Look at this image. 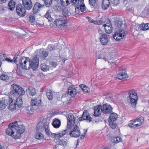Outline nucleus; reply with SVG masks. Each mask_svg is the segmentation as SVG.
I'll list each match as a JSON object with an SVG mask.
<instances>
[{
  "mask_svg": "<svg viewBox=\"0 0 149 149\" xmlns=\"http://www.w3.org/2000/svg\"><path fill=\"white\" fill-rule=\"evenodd\" d=\"M115 24L116 28H119V29L113 36V38L116 40H120L125 36L126 34L125 31L121 29H120L123 24L121 21H116L115 22Z\"/></svg>",
  "mask_w": 149,
  "mask_h": 149,
  "instance_id": "nucleus-1",
  "label": "nucleus"
},
{
  "mask_svg": "<svg viewBox=\"0 0 149 149\" xmlns=\"http://www.w3.org/2000/svg\"><path fill=\"white\" fill-rule=\"evenodd\" d=\"M10 94L13 96L23 95L25 91L23 88L17 84H12L11 85Z\"/></svg>",
  "mask_w": 149,
  "mask_h": 149,
  "instance_id": "nucleus-2",
  "label": "nucleus"
},
{
  "mask_svg": "<svg viewBox=\"0 0 149 149\" xmlns=\"http://www.w3.org/2000/svg\"><path fill=\"white\" fill-rule=\"evenodd\" d=\"M137 93L136 91L134 90H132L129 92V96L127 97V99L130 100L132 106L135 108L137 103L138 99Z\"/></svg>",
  "mask_w": 149,
  "mask_h": 149,
  "instance_id": "nucleus-3",
  "label": "nucleus"
},
{
  "mask_svg": "<svg viewBox=\"0 0 149 149\" xmlns=\"http://www.w3.org/2000/svg\"><path fill=\"white\" fill-rule=\"evenodd\" d=\"M39 59L37 56H35L31 59L29 58V65H27V69L32 68L33 70L37 69L39 64Z\"/></svg>",
  "mask_w": 149,
  "mask_h": 149,
  "instance_id": "nucleus-4",
  "label": "nucleus"
},
{
  "mask_svg": "<svg viewBox=\"0 0 149 149\" xmlns=\"http://www.w3.org/2000/svg\"><path fill=\"white\" fill-rule=\"evenodd\" d=\"M54 24L62 30L65 29L67 27V21L63 17L56 19Z\"/></svg>",
  "mask_w": 149,
  "mask_h": 149,
  "instance_id": "nucleus-5",
  "label": "nucleus"
},
{
  "mask_svg": "<svg viewBox=\"0 0 149 149\" xmlns=\"http://www.w3.org/2000/svg\"><path fill=\"white\" fill-rule=\"evenodd\" d=\"M29 58L25 57H21L20 58L17 65V68L20 69V67L25 70H27V66L26 63L27 62H29Z\"/></svg>",
  "mask_w": 149,
  "mask_h": 149,
  "instance_id": "nucleus-6",
  "label": "nucleus"
},
{
  "mask_svg": "<svg viewBox=\"0 0 149 149\" xmlns=\"http://www.w3.org/2000/svg\"><path fill=\"white\" fill-rule=\"evenodd\" d=\"M25 127L22 125H17L16 126L15 130V134H14V138L17 139H20L21 137V134L23 133L25 130Z\"/></svg>",
  "mask_w": 149,
  "mask_h": 149,
  "instance_id": "nucleus-7",
  "label": "nucleus"
},
{
  "mask_svg": "<svg viewBox=\"0 0 149 149\" xmlns=\"http://www.w3.org/2000/svg\"><path fill=\"white\" fill-rule=\"evenodd\" d=\"M17 125V121H15L14 123H11L8 125V127L6 130L7 134L10 135L14 138L15 134V130L16 126Z\"/></svg>",
  "mask_w": 149,
  "mask_h": 149,
  "instance_id": "nucleus-8",
  "label": "nucleus"
},
{
  "mask_svg": "<svg viewBox=\"0 0 149 149\" xmlns=\"http://www.w3.org/2000/svg\"><path fill=\"white\" fill-rule=\"evenodd\" d=\"M68 123L67 128L71 129L75 123V118L72 113L69 114L67 117Z\"/></svg>",
  "mask_w": 149,
  "mask_h": 149,
  "instance_id": "nucleus-9",
  "label": "nucleus"
},
{
  "mask_svg": "<svg viewBox=\"0 0 149 149\" xmlns=\"http://www.w3.org/2000/svg\"><path fill=\"white\" fill-rule=\"evenodd\" d=\"M69 134L71 136L77 137L79 136L81 132L79 127L77 125H75L73 126V129L70 130L69 132Z\"/></svg>",
  "mask_w": 149,
  "mask_h": 149,
  "instance_id": "nucleus-10",
  "label": "nucleus"
},
{
  "mask_svg": "<svg viewBox=\"0 0 149 149\" xmlns=\"http://www.w3.org/2000/svg\"><path fill=\"white\" fill-rule=\"evenodd\" d=\"M100 43L102 45H106L109 41V36L106 34L101 33L99 38Z\"/></svg>",
  "mask_w": 149,
  "mask_h": 149,
  "instance_id": "nucleus-11",
  "label": "nucleus"
},
{
  "mask_svg": "<svg viewBox=\"0 0 149 149\" xmlns=\"http://www.w3.org/2000/svg\"><path fill=\"white\" fill-rule=\"evenodd\" d=\"M128 77V75L126 73L124 69L120 68L119 70V73L117 75V78L119 79L124 80Z\"/></svg>",
  "mask_w": 149,
  "mask_h": 149,
  "instance_id": "nucleus-12",
  "label": "nucleus"
},
{
  "mask_svg": "<svg viewBox=\"0 0 149 149\" xmlns=\"http://www.w3.org/2000/svg\"><path fill=\"white\" fill-rule=\"evenodd\" d=\"M25 9L21 4L17 5L16 7L17 14L20 17L25 16L26 13Z\"/></svg>",
  "mask_w": 149,
  "mask_h": 149,
  "instance_id": "nucleus-13",
  "label": "nucleus"
},
{
  "mask_svg": "<svg viewBox=\"0 0 149 149\" xmlns=\"http://www.w3.org/2000/svg\"><path fill=\"white\" fill-rule=\"evenodd\" d=\"M85 120L88 122L90 123L92 120V118L90 117L88 111L87 110H85L83 112L82 116L79 118V121Z\"/></svg>",
  "mask_w": 149,
  "mask_h": 149,
  "instance_id": "nucleus-14",
  "label": "nucleus"
},
{
  "mask_svg": "<svg viewBox=\"0 0 149 149\" xmlns=\"http://www.w3.org/2000/svg\"><path fill=\"white\" fill-rule=\"evenodd\" d=\"M102 112L104 114H109L113 109L111 106L107 104H104L102 106Z\"/></svg>",
  "mask_w": 149,
  "mask_h": 149,
  "instance_id": "nucleus-15",
  "label": "nucleus"
},
{
  "mask_svg": "<svg viewBox=\"0 0 149 149\" xmlns=\"http://www.w3.org/2000/svg\"><path fill=\"white\" fill-rule=\"evenodd\" d=\"M42 123V122H39L38 123L36 127V132L34 135L36 139L40 140L43 139L44 138L43 135L39 131V129L40 128L39 126L41 125Z\"/></svg>",
  "mask_w": 149,
  "mask_h": 149,
  "instance_id": "nucleus-16",
  "label": "nucleus"
},
{
  "mask_svg": "<svg viewBox=\"0 0 149 149\" xmlns=\"http://www.w3.org/2000/svg\"><path fill=\"white\" fill-rule=\"evenodd\" d=\"M22 0V4L26 9L29 10L32 8L33 5L31 0Z\"/></svg>",
  "mask_w": 149,
  "mask_h": 149,
  "instance_id": "nucleus-17",
  "label": "nucleus"
},
{
  "mask_svg": "<svg viewBox=\"0 0 149 149\" xmlns=\"http://www.w3.org/2000/svg\"><path fill=\"white\" fill-rule=\"evenodd\" d=\"M41 99L40 97L33 98L31 100V105L32 106H40L41 104Z\"/></svg>",
  "mask_w": 149,
  "mask_h": 149,
  "instance_id": "nucleus-18",
  "label": "nucleus"
},
{
  "mask_svg": "<svg viewBox=\"0 0 149 149\" xmlns=\"http://www.w3.org/2000/svg\"><path fill=\"white\" fill-rule=\"evenodd\" d=\"M78 91L74 86H70L68 89V93L72 97H74L77 94Z\"/></svg>",
  "mask_w": 149,
  "mask_h": 149,
  "instance_id": "nucleus-19",
  "label": "nucleus"
},
{
  "mask_svg": "<svg viewBox=\"0 0 149 149\" xmlns=\"http://www.w3.org/2000/svg\"><path fill=\"white\" fill-rule=\"evenodd\" d=\"M69 131V130L68 129L66 128L65 130L62 131V132L58 134L53 133L52 134V136L53 138L58 139L59 138L65 135L67 132Z\"/></svg>",
  "mask_w": 149,
  "mask_h": 149,
  "instance_id": "nucleus-20",
  "label": "nucleus"
},
{
  "mask_svg": "<svg viewBox=\"0 0 149 149\" xmlns=\"http://www.w3.org/2000/svg\"><path fill=\"white\" fill-rule=\"evenodd\" d=\"M144 120V118L141 116H139V118L136 119L134 121V123H136V124H135V127H138L141 125L143 123Z\"/></svg>",
  "mask_w": 149,
  "mask_h": 149,
  "instance_id": "nucleus-21",
  "label": "nucleus"
},
{
  "mask_svg": "<svg viewBox=\"0 0 149 149\" xmlns=\"http://www.w3.org/2000/svg\"><path fill=\"white\" fill-rule=\"evenodd\" d=\"M102 106L100 105H98L94 109V115L95 116L97 117L101 114L102 110Z\"/></svg>",
  "mask_w": 149,
  "mask_h": 149,
  "instance_id": "nucleus-22",
  "label": "nucleus"
},
{
  "mask_svg": "<svg viewBox=\"0 0 149 149\" xmlns=\"http://www.w3.org/2000/svg\"><path fill=\"white\" fill-rule=\"evenodd\" d=\"M44 122H43V126L45 129L46 134L49 136H50L51 135V134L52 135V134L51 133L49 129V123L47 122H45L44 120Z\"/></svg>",
  "mask_w": 149,
  "mask_h": 149,
  "instance_id": "nucleus-23",
  "label": "nucleus"
},
{
  "mask_svg": "<svg viewBox=\"0 0 149 149\" xmlns=\"http://www.w3.org/2000/svg\"><path fill=\"white\" fill-rule=\"evenodd\" d=\"M9 104L8 108L10 110H14L16 109V104L15 102H13V100L11 98H9Z\"/></svg>",
  "mask_w": 149,
  "mask_h": 149,
  "instance_id": "nucleus-24",
  "label": "nucleus"
},
{
  "mask_svg": "<svg viewBox=\"0 0 149 149\" xmlns=\"http://www.w3.org/2000/svg\"><path fill=\"white\" fill-rule=\"evenodd\" d=\"M53 127L56 128H58L61 125V121L58 119H54L52 123Z\"/></svg>",
  "mask_w": 149,
  "mask_h": 149,
  "instance_id": "nucleus-25",
  "label": "nucleus"
},
{
  "mask_svg": "<svg viewBox=\"0 0 149 149\" xmlns=\"http://www.w3.org/2000/svg\"><path fill=\"white\" fill-rule=\"evenodd\" d=\"M109 0H103L102 5V8L104 9H107L109 7Z\"/></svg>",
  "mask_w": 149,
  "mask_h": 149,
  "instance_id": "nucleus-26",
  "label": "nucleus"
},
{
  "mask_svg": "<svg viewBox=\"0 0 149 149\" xmlns=\"http://www.w3.org/2000/svg\"><path fill=\"white\" fill-rule=\"evenodd\" d=\"M102 26L104 27V28L107 33L109 34L112 32V28L111 26L106 25L105 24H104Z\"/></svg>",
  "mask_w": 149,
  "mask_h": 149,
  "instance_id": "nucleus-27",
  "label": "nucleus"
},
{
  "mask_svg": "<svg viewBox=\"0 0 149 149\" xmlns=\"http://www.w3.org/2000/svg\"><path fill=\"white\" fill-rule=\"evenodd\" d=\"M72 4L77 8L80 5V4H83V1L81 2L80 0H72Z\"/></svg>",
  "mask_w": 149,
  "mask_h": 149,
  "instance_id": "nucleus-28",
  "label": "nucleus"
},
{
  "mask_svg": "<svg viewBox=\"0 0 149 149\" xmlns=\"http://www.w3.org/2000/svg\"><path fill=\"white\" fill-rule=\"evenodd\" d=\"M31 106H27L26 108L25 111L28 114L30 115L32 114L34 111V109L33 108V107Z\"/></svg>",
  "mask_w": 149,
  "mask_h": 149,
  "instance_id": "nucleus-29",
  "label": "nucleus"
},
{
  "mask_svg": "<svg viewBox=\"0 0 149 149\" xmlns=\"http://www.w3.org/2000/svg\"><path fill=\"white\" fill-rule=\"evenodd\" d=\"M118 117V115L116 113H111L109 117L110 120V121H114L117 119Z\"/></svg>",
  "mask_w": 149,
  "mask_h": 149,
  "instance_id": "nucleus-30",
  "label": "nucleus"
},
{
  "mask_svg": "<svg viewBox=\"0 0 149 149\" xmlns=\"http://www.w3.org/2000/svg\"><path fill=\"white\" fill-rule=\"evenodd\" d=\"M8 8L11 10H14L15 7V2L12 0L10 1L8 4Z\"/></svg>",
  "mask_w": 149,
  "mask_h": 149,
  "instance_id": "nucleus-31",
  "label": "nucleus"
},
{
  "mask_svg": "<svg viewBox=\"0 0 149 149\" xmlns=\"http://www.w3.org/2000/svg\"><path fill=\"white\" fill-rule=\"evenodd\" d=\"M72 1V0H60V2L61 5L66 6L69 4Z\"/></svg>",
  "mask_w": 149,
  "mask_h": 149,
  "instance_id": "nucleus-32",
  "label": "nucleus"
},
{
  "mask_svg": "<svg viewBox=\"0 0 149 149\" xmlns=\"http://www.w3.org/2000/svg\"><path fill=\"white\" fill-rule=\"evenodd\" d=\"M46 94L49 100H51L53 98V95L52 91L50 90H48L46 92Z\"/></svg>",
  "mask_w": 149,
  "mask_h": 149,
  "instance_id": "nucleus-33",
  "label": "nucleus"
},
{
  "mask_svg": "<svg viewBox=\"0 0 149 149\" xmlns=\"http://www.w3.org/2000/svg\"><path fill=\"white\" fill-rule=\"evenodd\" d=\"M41 70L45 72L48 70L49 68V66L45 63H42L40 65Z\"/></svg>",
  "mask_w": 149,
  "mask_h": 149,
  "instance_id": "nucleus-34",
  "label": "nucleus"
},
{
  "mask_svg": "<svg viewBox=\"0 0 149 149\" xmlns=\"http://www.w3.org/2000/svg\"><path fill=\"white\" fill-rule=\"evenodd\" d=\"M54 10L57 12H60L63 10L62 6L58 4L54 6Z\"/></svg>",
  "mask_w": 149,
  "mask_h": 149,
  "instance_id": "nucleus-35",
  "label": "nucleus"
},
{
  "mask_svg": "<svg viewBox=\"0 0 149 149\" xmlns=\"http://www.w3.org/2000/svg\"><path fill=\"white\" fill-rule=\"evenodd\" d=\"M29 95L33 96L36 93V92L35 88L32 87H30L29 88Z\"/></svg>",
  "mask_w": 149,
  "mask_h": 149,
  "instance_id": "nucleus-36",
  "label": "nucleus"
},
{
  "mask_svg": "<svg viewBox=\"0 0 149 149\" xmlns=\"http://www.w3.org/2000/svg\"><path fill=\"white\" fill-rule=\"evenodd\" d=\"M141 30L142 31H146L149 29L148 27V23L144 24V23H142L141 24Z\"/></svg>",
  "mask_w": 149,
  "mask_h": 149,
  "instance_id": "nucleus-37",
  "label": "nucleus"
},
{
  "mask_svg": "<svg viewBox=\"0 0 149 149\" xmlns=\"http://www.w3.org/2000/svg\"><path fill=\"white\" fill-rule=\"evenodd\" d=\"M51 13L50 11L48 10L47 11V13L44 16L45 18H47L50 21H52V19L50 14Z\"/></svg>",
  "mask_w": 149,
  "mask_h": 149,
  "instance_id": "nucleus-38",
  "label": "nucleus"
},
{
  "mask_svg": "<svg viewBox=\"0 0 149 149\" xmlns=\"http://www.w3.org/2000/svg\"><path fill=\"white\" fill-rule=\"evenodd\" d=\"M16 104L19 108L21 107V105L22 104V101L21 97H19L16 99Z\"/></svg>",
  "mask_w": 149,
  "mask_h": 149,
  "instance_id": "nucleus-39",
  "label": "nucleus"
},
{
  "mask_svg": "<svg viewBox=\"0 0 149 149\" xmlns=\"http://www.w3.org/2000/svg\"><path fill=\"white\" fill-rule=\"evenodd\" d=\"M56 142L59 145H63V146H66L67 144V141H63L59 139H58L56 141Z\"/></svg>",
  "mask_w": 149,
  "mask_h": 149,
  "instance_id": "nucleus-40",
  "label": "nucleus"
},
{
  "mask_svg": "<svg viewBox=\"0 0 149 149\" xmlns=\"http://www.w3.org/2000/svg\"><path fill=\"white\" fill-rule=\"evenodd\" d=\"M83 3H83V4H81L79 6H78L77 8H75V10H80L82 12H84L85 10V6Z\"/></svg>",
  "mask_w": 149,
  "mask_h": 149,
  "instance_id": "nucleus-41",
  "label": "nucleus"
},
{
  "mask_svg": "<svg viewBox=\"0 0 149 149\" xmlns=\"http://www.w3.org/2000/svg\"><path fill=\"white\" fill-rule=\"evenodd\" d=\"M6 106V103H5V100L0 101V108L1 109H4Z\"/></svg>",
  "mask_w": 149,
  "mask_h": 149,
  "instance_id": "nucleus-42",
  "label": "nucleus"
},
{
  "mask_svg": "<svg viewBox=\"0 0 149 149\" xmlns=\"http://www.w3.org/2000/svg\"><path fill=\"white\" fill-rule=\"evenodd\" d=\"M122 139L119 136H117L113 138V142L115 143H118L121 142Z\"/></svg>",
  "mask_w": 149,
  "mask_h": 149,
  "instance_id": "nucleus-43",
  "label": "nucleus"
},
{
  "mask_svg": "<svg viewBox=\"0 0 149 149\" xmlns=\"http://www.w3.org/2000/svg\"><path fill=\"white\" fill-rule=\"evenodd\" d=\"M40 57H41L42 58H44V59L48 55V53L45 51H42L40 53Z\"/></svg>",
  "mask_w": 149,
  "mask_h": 149,
  "instance_id": "nucleus-44",
  "label": "nucleus"
},
{
  "mask_svg": "<svg viewBox=\"0 0 149 149\" xmlns=\"http://www.w3.org/2000/svg\"><path fill=\"white\" fill-rule=\"evenodd\" d=\"M45 5L46 6L49 7L52 3V0H43Z\"/></svg>",
  "mask_w": 149,
  "mask_h": 149,
  "instance_id": "nucleus-45",
  "label": "nucleus"
},
{
  "mask_svg": "<svg viewBox=\"0 0 149 149\" xmlns=\"http://www.w3.org/2000/svg\"><path fill=\"white\" fill-rule=\"evenodd\" d=\"M0 78L3 81H6L9 79V78L7 75L3 74L1 76Z\"/></svg>",
  "mask_w": 149,
  "mask_h": 149,
  "instance_id": "nucleus-46",
  "label": "nucleus"
},
{
  "mask_svg": "<svg viewBox=\"0 0 149 149\" xmlns=\"http://www.w3.org/2000/svg\"><path fill=\"white\" fill-rule=\"evenodd\" d=\"M96 0H89V4L93 8H95L97 6Z\"/></svg>",
  "mask_w": 149,
  "mask_h": 149,
  "instance_id": "nucleus-47",
  "label": "nucleus"
},
{
  "mask_svg": "<svg viewBox=\"0 0 149 149\" xmlns=\"http://www.w3.org/2000/svg\"><path fill=\"white\" fill-rule=\"evenodd\" d=\"M80 86L82 89V90L84 92L87 93L89 91V88L87 86L82 84L81 85V86Z\"/></svg>",
  "mask_w": 149,
  "mask_h": 149,
  "instance_id": "nucleus-48",
  "label": "nucleus"
},
{
  "mask_svg": "<svg viewBox=\"0 0 149 149\" xmlns=\"http://www.w3.org/2000/svg\"><path fill=\"white\" fill-rule=\"evenodd\" d=\"M109 125L110 127L113 129H115L117 126L116 123H114V121H109Z\"/></svg>",
  "mask_w": 149,
  "mask_h": 149,
  "instance_id": "nucleus-49",
  "label": "nucleus"
},
{
  "mask_svg": "<svg viewBox=\"0 0 149 149\" xmlns=\"http://www.w3.org/2000/svg\"><path fill=\"white\" fill-rule=\"evenodd\" d=\"M69 11L68 10V8H64L63 10V15L65 16L66 17L69 15Z\"/></svg>",
  "mask_w": 149,
  "mask_h": 149,
  "instance_id": "nucleus-50",
  "label": "nucleus"
},
{
  "mask_svg": "<svg viewBox=\"0 0 149 149\" xmlns=\"http://www.w3.org/2000/svg\"><path fill=\"white\" fill-rule=\"evenodd\" d=\"M6 56L5 54L3 53H0V60L1 61H5Z\"/></svg>",
  "mask_w": 149,
  "mask_h": 149,
  "instance_id": "nucleus-51",
  "label": "nucleus"
},
{
  "mask_svg": "<svg viewBox=\"0 0 149 149\" xmlns=\"http://www.w3.org/2000/svg\"><path fill=\"white\" fill-rule=\"evenodd\" d=\"M111 3L113 6H116L119 3L120 0H111Z\"/></svg>",
  "mask_w": 149,
  "mask_h": 149,
  "instance_id": "nucleus-52",
  "label": "nucleus"
},
{
  "mask_svg": "<svg viewBox=\"0 0 149 149\" xmlns=\"http://www.w3.org/2000/svg\"><path fill=\"white\" fill-rule=\"evenodd\" d=\"M34 6L37 8V9L39 10L40 8L44 7L45 6L44 5H42L39 3L37 2L34 5Z\"/></svg>",
  "mask_w": 149,
  "mask_h": 149,
  "instance_id": "nucleus-53",
  "label": "nucleus"
},
{
  "mask_svg": "<svg viewBox=\"0 0 149 149\" xmlns=\"http://www.w3.org/2000/svg\"><path fill=\"white\" fill-rule=\"evenodd\" d=\"M35 16L33 15H30L29 18V21L31 22L32 23L35 20Z\"/></svg>",
  "mask_w": 149,
  "mask_h": 149,
  "instance_id": "nucleus-54",
  "label": "nucleus"
},
{
  "mask_svg": "<svg viewBox=\"0 0 149 149\" xmlns=\"http://www.w3.org/2000/svg\"><path fill=\"white\" fill-rule=\"evenodd\" d=\"M134 29L136 31L141 30V24H137L134 26Z\"/></svg>",
  "mask_w": 149,
  "mask_h": 149,
  "instance_id": "nucleus-55",
  "label": "nucleus"
},
{
  "mask_svg": "<svg viewBox=\"0 0 149 149\" xmlns=\"http://www.w3.org/2000/svg\"><path fill=\"white\" fill-rule=\"evenodd\" d=\"M6 9V7L3 6H0V14L3 13L5 12Z\"/></svg>",
  "mask_w": 149,
  "mask_h": 149,
  "instance_id": "nucleus-56",
  "label": "nucleus"
},
{
  "mask_svg": "<svg viewBox=\"0 0 149 149\" xmlns=\"http://www.w3.org/2000/svg\"><path fill=\"white\" fill-rule=\"evenodd\" d=\"M47 48L50 51H51L52 50H54L55 49L54 48V47L51 45H48Z\"/></svg>",
  "mask_w": 149,
  "mask_h": 149,
  "instance_id": "nucleus-57",
  "label": "nucleus"
},
{
  "mask_svg": "<svg viewBox=\"0 0 149 149\" xmlns=\"http://www.w3.org/2000/svg\"><path fill=\"white\" fill-rule=\"evenodd\" d=\"M50 64L52 67L54 68H55V67L57 65V63L54 61L51 62L50 63Z\"/></svg>",
  "mask_w": 149,
  "mask_h": 149,
  "instance_id": "nucleus-58",
  "label": "nucleus"
},
{
  "mask_svg": "<svg viewBox=\"0 0 149 149\" xmlns=\"http://www.w3.org/2000/svg\"><path fill=\"white\" fill-rule=\"evenodd\" d=\"M39 10L37 9V8H36L34 6V7L33 9V14H35Z\"/></svg>",
  "mask_w": 149,
  "mask_h": 149,
  "instance_id": "nucleus-59",
  "label": "nucleus"
},
{
  "mask_svg": "<svg viewBox=\"0 0 149 149\" xmlns=\"http://www.w3.org/2000/svg\"><path fill=\"white\" fill-rule=\"evenodd\" d=\"M132 122H132L129 124V126L132 128L136 127H135V126H134L135 124L134 123V121H133Z\"/></svg>",
  "mask_w": 149,
  "mask_h": 149,
  "instance_id": "nucleus-60",
  "label": "nucleus"
},
{
  "mask_svg": "<svg viewBox=\"0 0 149 149\" xmlns=\"http://www.w3.org/2000/svg\"><path fill=\"white\" fill-rule=\"evenodd\" d=\"M18 55L15 54L14 55V57L13 58V61H14V63H15L17 62V58Z\"/></svg>",
  "mask_w": 149,
  "mask_h": 149,
  "instance_id": "nucleus-61",
  "label": "nucleus"
},
{
  "mask_svg": "<svg viewBox=\"0 0 149 149\" xmlns=\"http://www.w3.org/2000/svg\"><path fill=\"white\" fill-rule=\"evenodd\" d=\"M86 18L88 19V21L89 22L93 23V20L91 18L89 17H86Z\"/></svg>",
  "mask_w": 149,
  "mask_h": 149,
  "instance_id": "nucleus-62",
  "label": "nucleus"
},
{
  "mask_svg": "<svg viewBox=\"0 0 149 149\" xmlns=\"http://www.w3.org/2000/svg\"><path fill=\"white\" fill-rule=\"evenodd\" d=\"M108 22H109V23H107L106 24H106V25H109L110 26H111V22L110 20L108 19Z\"/></svg>",
  "mask_w": 149,
  "mask_h": 149,
  "instance_id": "nucleus-63",
  "label": "nucleus"
},
{
  "mask_svg": "<svg viewBox=\"0 0 149 149\" xmlns=\"http://www.w3.org/2000/svg\"><path fill=\"white\" fill-rule=\"evenodd\" d=\"M6 1L7 0H0V3H5Z\"/></svg>",
  "mask_w": 149,
  "mask_h": 149,
  "instance_id": "nucleus-64",
  "label": "nucleus"
}]
</instances>
